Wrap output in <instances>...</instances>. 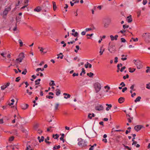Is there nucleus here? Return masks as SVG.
<instances>
[{
	"instance_id": "obj_1",
	"label": "nucleus",
	"mask_w": 150,
	"mask_h": 150,
	"mask_svg": "<svg viewBox=\"0 0 150 150\" xmlns=\"http://www.w3.org/2000/svg\"><path fill=\"white\" fill-rule=\"evenodd\" d=\"M142 37L145 42L147 43H150V33H146L142 35Z\"/></svg>"
},
{
	"instance_id": "obj_2",
	"label": "nucleus",
	"mask_w": 150,
	"mask_h": 150,
	"mask_svg": "<svg viewBox=\"0 0 150 150\" xmlns=\"http://www.w3.org/2000/svg\"><path fill=\"white\" fill-rule=\"evenodd\" d=\"M104 27L106 28L108 27L111 22V19L108 18H106L103 19Z\"/></svg>"
},
{
	"instance_id": "obj_3",
	"label": "nucleus",
	"mask_w": 150,
	"mask_h": 150,
	"mask_svg": "<svg viewBox=\"0 0 150 150\" xmlns=\"http://www.w3.org/2000/svg\"><path fill=\"white\" fill-rule=\"evenodd\" d=\"M23 1V0H18V3L16 4V9L17 8L23 9L26 7V5H25L21 7V5L23 4L24 3Z\"/></svg>"
},
{
	"instance_id": "obj_4",
	"label": "nucleus",
	"mask_w": 150,
	"mask_h": 150,
	"mask_svg": "<svg viewBox=\"0 0 150 150\" xmlns=\"http://www.w3.org/2000/svg\"><path fill=\"white\" fill-rule=\"evenodd\" d=\"M94 86L96 93L98 92L101 88L100 84L98 82L95 83L94 84Z\"/></svg>"
},
{
	"instance_id": "obj_5",
	"label": "nucleus",
	"mask_w": 150,
	"mask_h": 150,
	"mask_svg": "<svg viewBox=\"0 0 150 150\" xmlns=\"http://www.w3.org/2000/svg\"><path fill=\"white\" fill-rule=\"evenodd\" d=\"M78 144L79 146H81L82 147L85 146H87V142L85 141L83 139L81 138L78 139Z\"/></svg>"
},
{
	"instance_id": "obj_6",
	"label": "nucleus",
	"mask_w": 150,
	"mask_h": 150,
	"mask_svg": "<svg viewBox=\"0 0 150 150\" xmlns=\"http://www.w3.org/2000/svg\"><path fill=\"white\" fill-rule=\"evenodd\" d=\"M133 62L134 64L137 66V69H140L142 67V62L140 61L137 60H134Z\"/></svg>"
},
{
	"instance_id": "obj_7",
	"label": "nucleus",
	"mask_w": 150,
	"mask_h": 150,
	"mask_svg": "<svg viewBox=\"0 0 150 150\" xmlns=\"http://www.w3.org/2000/svg\"><path fill=\"white\" fill-rule=\"evenodd\" d=\"M116 49L115 45H112L108 46V50L111 53H114L116 51Z\"/></svg>"
},
{
	"instance_id": "obj_8",
	"label": "nucleus",
	"mask_w": 150,
	"mask_h": 150,
	"mask_svg": "<svg viewBox=\"0 0 150 150\" xmlns=\"http://www.w3.org/2000/svg\"><path fill=\"white\" fill-rule=\"evenodd\" d=\"M95 109L96 110L101 111L104 109L102 105H100L99 106H96L95 107Z\"/></svg>"
},
{
	"instance_id": "obj_9",
	"label": "nucleus",
	"mask_w": 150,
	"mask_h": 150,
	"mask_svg": "<svg viewBox=\"0 0 150 150\" xmlns=\"http://www.w3.org/2000/svg\"><path fill=\"white\" fill-rule=\"evenodd\" d=\"M143 127V126L141 125H138L135 126L134 127V129L136 131L138 132Z\"/></svg>"
},
{
	"instance_id": "obj_10",
	"label": "nucleus",
	"mask_w": 150,
	"mask_h": 150,
	"mask_svg": "<svg viewBox=\"0 0 150 150\" xmlns=\"http://www.w3.org/2000/svg\"><path fill=\"white\" fill-rule=\"evenodd\" d=\"M118 37V36L117 35H115L114 37L112 35H110V37L112 41H113L114 40H117Z\"/></svg>"
},
{
	"instance_id": "obj_11",
	"label": "nucleus",
	"mask_w": 150,
	"mask_h": 150,
	"mask_svg": "<svg viewBox=\"0 0 150 150\" xmlns=\"http://www.w3.org/2000/svg\"><path fill=\"white\" fill-rule=\"evenodd\" d=\"M8 10H4V11L3 12L2 15H3V18H6V16L8 14Z\"/></svg>"
},
{
	"instance_id": "obj_12",
	"label": "nucleus",
	"mask_w": 150,
	"mask_h": 150,
	"mask_svg": "<svg viewBox=\"0 0 150 150\" xmlns=\"http://www.w3.org/2000/svg\"><path fill=\"white\" fill-rule=\"evenodd\" d=\"M127 20L128 23H131L132 21V18L131 15H130L127 17Z\"/></svg>"
},
{
	"instance_id": "obj_13",
	"label": "nucleus",
	"mask_w": 150,
	"mask_h": 150,
	"mask_svg": "<svg viewBox=\"0 0 150 150\" xmlns=\"http://www.w3.org/2000/svg\"><path fill=\"white\" fill-rule=\"evenodd\" d=\"M19 57L21 59H20L21 61V60H23V58L25 57L24 53L23 52L19 54Z\"/></svg>"
},
{
	"instance_id": "obj_14",
	"label": "nucleus",
	"mask_w": 150,
	"mask_h": 150,
	"mask_svg": "<svg viewBox=\"0 0 150 150\" xmlns=\"http://www.w3.org/2000/svg\"><path fill=\"white\" fill-rule=\"evenodd\" d=\"M105 50V49L103 48V46H101L100 47V51L99 53H100V55L103 54Z\"/></svg>"
},
{
	"instance_id": "obj_15",
	"label": "nucleus",
	"mask_w": 150,
	"mask_h": 150,
	"mask_svg": "<svg viewBox=\"0 0 150 150\" xmlns=\"http://www.w3.org/2000/svg\"><path fill=\"white\" fill-rule=\"evenodd\" d=\"M125 100V98L123 97H120L118 100V102L120 103H122Z\"/></svg>"
},
{
	"instance_id": "obj_16",
	"label": "nucleus",
	"mask_w": 150,
	"mask_h": 150,
	"mask_svg": "<svg viewBox=\"0 0 150 150\" xmlns=\"http://www.w3.org/2000/svg\"><path fill=\"white\" fill-rule=\"evenodd\" d=\"M28 105L27 104H23L21 105L22 108L23 110L26 109L28 107Z\"/></svg>"
},
{
	"instance_id": "obj_17",
	"label": "nucleus",
	"mask_w": 150,
	"mask_h": 150,
	"mask_svg": "<svg viewBox=\"0 0 150 150\" xmlns=\"http://www.w3.org/2000/svg\"><path fill=\"white\" fill-rule=\"evenodd\" d=\"M55 91H56V95L57 96H59L61 93V91L59 89L57 88L56 90Z\"/></svg>"
},
{
	"instance_id": "obj_18",
	"label": "nucleus",
	"mask_w": 150,
	"mask_h": 150,
	"mask_svg": "<svg viewBox=\"0 0 150 150\" xmlns=\"http://www.w3.org/2000/svg\"><path fill=\"white\" fill-rule=\"evenodd\" d=\"M63 95L65 96L67 95V97L65 96H64V98L65 99H67L68 98H69L71 96L70 94L65 93H64Z\"/></svg>"
},
{
	"instance_id": "obj_19",
	"label": "nucleus",
	"mask_w": 150,
	"mask_h": 150,
	"mask_svg": "<svg viewBox=\"0 0 150 150\" xmlns=\"http://www.w3.org/2000/svg\"><path fill=\"white\" fill-rule=\"evenodd\" d=\"M50 139V138L49 137H47V138L45 139V142L47 144H50L51 142H50L47 141V140H49Z\"/></svg>"
},
{
	"instance_id": "obj_20",
	"label": "nucleus",
	"mask_w": 150,
	"mask_h": 150,
	"mask_svg": "<svg viewBox=\"0 0 150 150\" xmlns=\"http://www.w3.org/2000/svg\"><path fill=\"white\" fill-rule=\"evenodd\" d=\"M141 99V98L140 96H138L134 100V102L135 103H137V102H139L140 101Z\"/></svg>"
},
{
	"instance_id": "obj_21",
	"label": "nucleus",
	"mask_w": 150,
	"mask_h": 150,
	"mask_svg": "<svg viewBox=\"0 0 150 150\" xmlns=\"http://www.w3.org/2000/svg\"><path fill=\"white\" fill-rule=\"evenodd\" d=\"M71 35L74 37H78L79 35V33L77 32H76L74 33H71Z\"/></svg>"
},
{
	"instance_id": "obj_22",
	"label": "nucleus",
	"mask_w": 150,
	"mask_h": 150,
	"mask_svg": "<svg viewBox=\"0 0 150 150\" xmlns=\"http://www.w3.org/2000/svg\"><path fill=\"white\" fill-rule=\"evenodd\" d=\"M60 147V146L59 145L57 146L56 145H55L54 146V147L53 148V149L54 150H55V149H59Z\"/></svg>"
},
{
	"instance_id": "obj_23",
	"label": "nucleus",
	"mask_w": 150,
	"mask_h": 150,
	"mask_svg": "<svg viewBox=\"0 0 150 150\" xmlns=\"http://www.w3.org/2000/svg\"><path fill=\"white\" fill-rule=\"evenodd\" d=\"M59 135L56 134L55 135L53 134L52 135L53 137L55 139H57L59 137Z\"/></svg>"
},
{
	"instance_id": "obj_24",
	"label": "nucleus",
	"mask_w": 150,
	"mask_h": 150,
	"mask_svg": "<svg viewBox=\"0 0 150 150\" xmlns=\"http://www.w3.org/2000/svg\"><path fill=\"white\" fill-rule=\"evenodd\" d=\"M96 146V144H94L93 146H91L89 148V150H93L94 147Z\"/></svg>"
},
{
	"instance_id": "obj_25",
	"label": "nucleus",
	"mask_w": 150,
	"mask_h": 150,
	"mask_svg": "<svg viewBox=\"0 0 150 150\" xmlns=\"http://www.w3.org/2000/svg\"><path fill=\"white\" fill-rule=\"evenodd\" d=\"M16 23L20 22L21 21V17H16Z\"/></svg>"
},
{
	"instance_id": "obj_26",
	"label": "nucleus",
	"mask_w": 150,
	"mask_h": 150,
	"mask_svg": "<svg viewBox=\"0 0 150 150\" xmlns=\"http://www.w3.org/2000/svg\"><path fill=\"white\" fill-rule=\"evenodd\" d=\"M33 149L30 145H27L25 150H33Z\"/></svg>"
},
{
	"instance_id": "obj_27",
	"label": "nucleus",
	"mask_w": 150,
	"mask_h": 150,
	"mask_svg": "<svg viewBox=\"0 0 150 150\" xmlns=\"http://www.w3.org/2000/svg\"><path fill=\"white\" fill-rule=\"evenodd\" d=\"M20 129L23 132H24L25 130L23 128L22 125H21L20 126Z\"/></svg>"
},
{
	"instance_id": "obj_28",
	"label": "nucleus",
	"mask_w": 150,
	"mask_h": 150,
	"mask_svg": "<svg viewBox=\"0 0 150 150\" xmlns=\"http://www.w3.org/2000/svg\"><path fill=\"white\" fill-rule=\"evenodd\" d=\"M87 75L89 76L90 77H92V76L93 75V74L92 72H90L89 73H87Z\"/></svg>"
},
{
	"instance_id": "obj_29",
	"label": "nucleus",
	"mask_w": 150,
	"mask_h": 150,
	"mask_svg": "<svg viewBox=\"0 0 150 150\" xmlns=\"http://www.w3.org/2000/svg\"><path fill=\"white\" fill-rule=\"evenodd\" d=\"M76 48L77 49V50H74V52L76 53H77L78 52V50L79 49V45H76Z\"/></svg>"
},
{
	"instance_id": "obj_30",
	"label": "nucleus",
	"mask_w": 150,
	"mask_h": 150,
	"mask_svg": "<svg viewBox=\"0 0 150 150\" xmlns=\"http://www.w3.org/2000/svg\"><path fill=\"white\" fill-rule=\"evenodd\" d=\"M18 42L20 44V47H22L23 45V43L22 42V40L21 39H19L18 40Z\"/></svg>"
},
{
	"instance_id": "obj_31",
	"label": "nucleus",
	"mask_w": 150,
	"mask_h": 150,
	"mask_svg": "<svg viewBox=\"0 0 150 150\" xmlns=\"http://www.w3.org/2000/svg\"><path fill=\"white\" fill-rule=\"evenodd\" d=\"M53 4V9H55L57 8V6L55 2L53 1L52 2Z\"/></svg>"
},
{
	"instance_id": "obj_32",
	"label": "nucleus",
	"mask_w": 150,
	"mask_h": 150,
	"mask_svg": "<svg viewBox=\"0 0 150 150\" xmlns=\"http://www.w3.org/2000/svg\"><path fill=\"white\" fill-rule=\"evenodd\" d=\"M129 69L130 70L129 71L131 73L133 72L136 70L135 69H134V68L131 69V68H129Z\"/></svg>"
},
{
	"instance_id": "obj_33",
	"label": "nucleus",
	"mask_w": 150,
	"mask_h": 150,
	"mask_svg": "<svg viewBox=\"0 0 150 150\" xmlns=\"http://www.w3.org/2000/svg\"><path fill=\"white\" fill-rule=\"evenodd\" d=\"M44 137L43 136H42L40 138V139L39 140V142L40 143L41 142H43L44 141Z\"/></svg>"
},
{
	"instance_id": "obj_34",
	"label": "nucleus",
	"mask_w": 150,
	"mask_h": 150,
	"mask_svg": "<svg viewBox=\"0 0 150 150\" xmlns=\"http://www.w3.org/2000/svg\"><path fill=\"white\" fill-rule=\"evenodd\" d=\"M59 105L58 103H56L55 105V110H56L58 109V107Z\"/></svg>"
},
{
	"instance_id": "obj_35",
	"label": "nucleus",
	"mask_w": 150,
	"mask_h": 150,
	"mask_svg": "<svg viewBox=\"0 0 150 150\" xmlns=\"http://www.w3.org/2000/svg\"><path fill=\"white\" fill-rule=\"evenodd\" d=\"M122 145L124 146L125 147L126 149H127L129 150H131V149L128 146H125L124 144H122Z\"/></svg>"
},
{
	"instance_id": "obj_36",
	"label": "nucleus",
	"mask_w": 150,
	"mask_h": 150,
	"mask_svg": "<svg viewBox=\"0 0 150 150\" xmlns=\"http://www.w3.org/2000/svg\"><path fill=\"white\" fill-rule=\"evenodd\" d=\"M44 70V68L41 69V68H38L36 69V71H39L41 70L42 71H43Z\"/></svg>"
},
{
	"instance_id": "obj_37",
	"label": "nucleus",
	"mask_w": 150,
	"mask_h": 150,
	"mask_svg": "<svg viewBox=\"0 0 150 150\" xmlns=\"http://www.w3.org/2000/svg\"><path fill=\"white\" fill-rule=\"evenodd\" d=\"M51 82L52 83H50V86H54L55 85V84L54 83V81L53 80H52L51 81Z\"/></svg>"
},
{
	"instance_id": "obj_38",
	"label": "nucleus",
	"mask_w": 150,
	"mask_h": 150,
	"mask_svg": "<svg viewBox=\"0 0 150 150\" xmlns=\"http://www.w3.org/2000/svg\"><path fill=\"white\" fill-rule=\"evenodd\" d=\"M146 88L148 89H150V83L146 84Z\"/></svg>"
},
{
	"instance_id": "obj_39",
	"label": "nucleus",
	"mask_w": 150,
	"mask_h": 150,
	"mask_svg": "<svg viewBox=\"0 0 150 150\" xmlns=\"http://www.w3.org/2000/svg\"><path fill=\"white\" fill-rule=\"evenodd\" d=\"M96 8H99L100 9L101 8V6H98L97 7H96V6H95L94 7V9H96Z\"/></svg>"
},
{
	"instance_id": "obj_40",
	"label": "nucleus",
	"mask_w": 150,
	"mask_h": 150,
	"mask_svg": "<svg viewBox=\"0 0 150 150\" xmlns=\"http://www.w3.org/2000/svg\"><path fill=\"white\" fill-rule=\"evenodd\" d=\"M14 138V137L13 136H12L9 138V140L10 141H12L13 140Z\"/></svg>"
},
{
	"instance_id": "obj_41",
	"label": "nucleus",
	"mask_w": 150,
	"mask_h": 150,
	"mask_svg": "<svg viewBox=\"0 0 150 150\" xmlns=\"http://www.w3.org/2000/svg\"><path fill=\"white\" fill-rule=\"evenodd\" d=\"M20 79H21V77H18L16 78L15 81H16L17 82H18L20 80Z\"/></svg>"
},
{
	"instance_id": "obj_42",
	"label": "nucleus",
	"mask_w": 150,
	"mask_h": 150,
	"mask_svg": "<svg viewBox=\"0 0 150 150\" xmlns=\"http://www.w3.org/2000/svg\"><path fill=\"white\" fill-rule=\"evenodd\" d=\"M129 27L128 25H124L123 26V27L124 29H125L126 28H127Z\"/></svg>"
},
{
	"instance_id": "obj_43",
	"label": "nucleus",
	"mask_w": 150,
	"mask_h": 150,
	"mask_svg": "<svg viewBox=\"0 0 150 150\" xmlns=\"http://www.w3.org/2000/svg\"><path fill=\"white\" fill-rule=\"evenodd\" d=\"M46 97L47 98H48L49 99H52L53 98V97L50 96H47Z\"/></svg>"
},
{
	"instance_id": "obj_44",
	"label": "nucleus",
	"mask_w": 150,
	"mask_h": 150,
	"mask_svg": "<svg viewBox=\"0 0 150 150\" xmlns=\"http://www.w3.org/2000/svg\"><path fill=\"white\" fill-rule=\"evenodd\" d=\"M78 75L79 74L78 73H74L72 75V76L73 77H75V76H78Z\"/></svg>"
},
{
	"instance_id": "obj_45",
	"label": "nucleus",
	"mask_w": 150,
	"mask_h": 150,
	"mask_svg": "<svg viewBox=\"0 0 150 150\" xmlns=\"http://www.w3.org/2000/svg\"><path fill=\"white\" fill-rule=\"evenodd\" d=\"M129 77V76L128 74H127L126 76H123V79H125L126 78H128Z\"/></svg>"
},
{
	"instance_id": "obj_46",
	"label": "nucleus",
	"mask_w": 150,
	"mask_h": 150,
	"mask_svg": "<svg viewBox=\"0 0 150 150\" xmlns=\"http://www.w3.org/2000/svg\"><path fill=\"white\" fill-rule=\"evenodd\" d=\"M141 13V12L140 10H139L137 12V13L138 14V15H137L138 17H139L140 16Z\"/></svg>"
},
{
	"instance_id": "obj_47",
	"label": "nucleus",
	"mask_w": 150,
	"mask_h": 150,
	"mask_svg": "<svg viewBox=\"0 0 150 150\" xmlns=\"http://www.w3.org/2000/svg\"><path fill=\"white\" fill-rule=\"evenodd\" d=\"M134 86H135L134 84H133V85H132L130 87V88L131 90H133L134 91Z\"/></svg>"
},
{
	"instance_id": "obj_48",
	"label": "nucleus",
	"mask_w": 150,
	"mask_h": 150,
	"mask_svg": "<svg viewBox=\"0 0 150 150\" xmlns=\"http://www.w3.org/2000/svg\"><path fill=\"white\" fill-rule=\"evenodd\" d=\"M132 136L133 137V138L132 140V141H133V140H134V141H135L134 140V139H135V137L136 136V134H132Z\"/></svg>"
},
{
	"instance_id": "obj_49",
	"label": "nucleus",
	"mask_w": 150,
	"mask_h": 150,
	"mask_svg": "<svg viewBox=\"0 0 150 150\" xmlns=\"http://www.w3.org/2000/svg\"><path fill=\"white\" fill-rule=\"evenodd\" d=\"M121 40L122 42H126V40L123 38H121Z\"/></svg>"
},
{
	"instance_id": "obj_50",
	"label": "nucleus",
	"mask_w": 150,
	"mask_h": 150,
	"mask_svg": "<svg viewBox=\"0 0 150 150\" xmlns=\"http://www.w3.org/2000/svg\"><path fill=\"white\" fill-rule=\"evenodd\" d=\"M20 59H21L19 57L17 59H16V61L17 62H21L23 60H21H21Z\"/></svg>"
},
{
	"instance_id": "obj_51",
	"label": "nucleus",
	"mask_w": 150,
	"mask_h": 150,
	"mask_svg": "<svg viewBox=\"0 0 150 150\" xmlns=\"http://www.w3.org/2000/svg\"><path fill=\"white\" fill-rule=\"evenodd\" d=\"M1 89L2 90H3L6 88V86L5 85H4V86H2L1 87Z\"/></svg>"
},
{
	"instance_id": "obj_52",
	"label": "nucleus",
	"mask_w": 150,
	"mask_h": 150,
	"mask_svg": "<svg viewBox=\"0 0 150 150\" xmlns=\"http://www.w3.org/2000/svg\"><path fill=\"white\" fill-rule=\"evenodd\" d=\"M72 2L75 4H76L79 2V0H72Z\"/></svg>"
},
{
	"instance_id": "obj_53",
	"label": "nucleus",
	"mask_w": 150,
	"mask_h": 150,
	"mask_svg": "<svg viewBox=\"0 0 150 150\" xmlns=\"http://www.w3.org/2000/svg\"><path fill=\"white\" fill-rule=\"evenodd\" d=\"M92 30V29L91 28H86L85 29V30L86 32H87L88 31L91 30Z\"/></svg>"
},
{
	"instance_id": "obj_54",
	"label": "nucleus",
	"mask_w": 150,
	"mask_h": 150,
	"mask_svg": "<svg viewBox=\"0 0 150 150\" xmlns=\"http://www.w3.org/2000/svg\"><path fill=\"white\" fill-rule=\"evenodd\" d=\"M132 141L133 142L132 143V145H136L137 143V142L133 140V141Z\"/></svg>"
},
{
	"instance_id": "obj_55",
	"label": "nucleus",
	"mask_w": 150,
	"mask_h": 150,
	"mask_svg": "<svg viewBox=\"0 0 150 150\" xmlns=\"http://www.w3.org/2000/svg\"><path fill=\"white\" fill-rule=\"evenodd\" d=\"M126 68V67L125 66L123 67L120 70V71L121 72H122Z\"/></svg>"
},
{
	"instance_id": "obj_56",
	"label": "nucleus",
	"mask_w": 150,
	"mask_h": 150,
	"mask_svg": "<svg viewBox=\"0 0 150 150\" xmlns=\"http://www.w3.org/2000/svg\"><path fill=\"white\" fill-rule=\"evenodd\" d=\"M89 135L92 138L94 137H95V136L92 134L91 132H90V133L89 134Z\"/></svg>"
},
{
	"instance_id": "obj_57",
	"label": "nucleus",
	"mask_w": 150,
	"mask_h": 150,
	"mask_svg": "<svg viewBox=\"0 0 150 150\" xmlns=\"http://www.w3.org/2000/svg\"><path fill=\"white\" fill-rule=\"evenodd\" d=\"M147 1L146 0H143V4L145 5L147 3Z\"/></svg>"
},
{
	"instance_id": "obj_58",
	"label": "nucleus",
	"mask_w": 150,
	"mask_h": 150,
	"mask_svg": "<svg viewBox=\"0 0 150 150\" xmlns=\"http://www.w3.org/2000/svg\"><path fill=\"white\" fill-rule=\"evenodd\" d=\"M127 90V87H125L123 88V89L122 90V92H124L125 91H126Z\"/></svg>"
},
{
	"instance_id": "obj_59",
	"label": "nucleus",
	"mask_w": 150,
	"mask_h": 150,
	"mask_svg": "<svg viewBox=\"0 0 150 150\" xmlns=\"http://www.w3.org/2000/svg\"><path fill=\"white\" fill-rule=\"evenodd\" d=\"M75 14V16H77V11L76 10V11H74L73 12Z\"/></svg>"
},
{
	"instance_id": "obj_60",
	"label": "nucleus",
	"mask_w": 150,
	"mask_h": 150,
	"mask_svg": "<svg viewBox=\"0 0 150 150\" xmlns=\"http://www.w3.org/2000/svg\"><path fill=\"white\" fill-rule=\"evenodd\" d=\"M120 85H122V87L125 86V84L123 82H122L120 84Z\"/></svg>"
},
{
	"instance_id": "obj_61",
	"label": "nucleus",
	"mask_w": 150,
	"mask_h": 150,
	"mask_svg": "<svg viewBox=\"0 0 150 150\" xmlns=\"http://www.w3.org/2000/svg\"><path fill=\"white\" fill-rule=\"evenodd\" d=\"M91 114L89 113L88 115V117L90 119H91L92 118V117L91 116Z\"/></svg>"
},
{
	"instance_id": "obj_62",
	"label": "nucleus",
	"mask_w": 150,
	"mask_h": 150,
	"mask_svg": "<svg viewBox=\"0 0 150 150\" xmlns=\"http://www.w3.org/2000/svg\"><path fill=\"white\" fill-rule=\"evenodd\" d=\"M115 62H115V63H117V62H118V60H118V58H117V57H115Z\"/></svg>"
},
{
	"instance_id": "obj_63",
	"label": "nucleus",
	"mask_w": 150,
	"mask_h": 150,
	"mask_svg": "<svg viewBox=\"0 0 150 150\" xmlns=\"http://www.w3.org/2000/svg\"><path fill=\"white\" fill-rule=\"evenodd\" d=\"M89 63L88 62H87V64L85 65V67L86 68H87L88 67V65Z\"/></svg>"
},
{
	"instance_id": "obj_64",
	"label": "nucleus",
	"mask_w": 150,
	"mask_h": 150,
	"mask_svg": "<svg viewBox=\"0 0 150 150\" xmlns=\"http://www.w3.org/2000/svg\"><path fill=\"white\" fill-rule=\"evenodd\" d=\"M75 42V41L74 40H73L70 42H68L67 43L68 44H73Z\"/></svg>"
}]
</instances>
